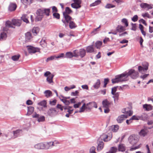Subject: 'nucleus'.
<instances>
[{
    "instance_id": "f257e3e1",
    "label": "nucleus",
    "mask_w": 153,
    "mask_h": 153,
    "mask_svg": "<svg viewBox=\"0 0 153 153\" xmlns=\"http://www.w3.org/2000/svg\"><path fill=\"white\" fill-rule=\"evenodd\" d=\"M21 24V21L20 20L13 19L12 22L10 21H7L5 23L6 26L3 27V30L7 31L8 30V28H14V26H19Z\"/></svg>"
},
{
    "instance_id": "f03ea898",
    "label": "nucleus",
    "mask_w": 153,
    "mask_h": 153,
    "mask_svg": "<svg viewBox=\"0 0 153 153\" xmlns=\"http://www.w3.org/2000/svg\"><path fill=\"white\" fill-rule=\"evenodd\" d=\"M126 74L124 73L120 75L115 76L114 79H112L111 80L112 83L113 84L116 83H118L120 82L126 81L127 79L125 77Z\"/></svg>"
},
{
    "instance_id": "7ed1b4c3",
    "label": "nucleus",
    "mask_w": 153,
    "mask_h": 153,
    "mask_svg": "<svg viewBox=\"0 0 153 153\" xmlns=\"http://www.w3.org/2000/svg\"><path fill=\"white\" fill-rule=\"evenodd\" d=\"M124 73L126 74L125 77L127 79V78L128 76H130L132 79H136L138 75V72L135 71L133 69H131L128 72H125Z\"/></svg>"
},
{
    "instance_id": "20e7f679",
    "label": "nucleus",
    "mask_w": 153,
    "mask_h": 153,
    "mask_svg": "<svg viewBox=\"0 0 153 153\" xmlns=\"http://www.w3.org/2000/svg\"><path fill=\"white\" fill-rule=\"evenodd\" d=\"M142 66H139L138 67V71L140 73L142 74H144L146 71L148 69L149 66V63L146 62H145L142 63Z\"/></svg>"
},
{
    "instance_id": "39448f33",
    "label": "nucleus",
    "mask_w": 153,
    "mask_h": 153,
    "mask_svg": "<svg viewBox=\"0 0 153 153\" xmlns=\"http://www.w3.org/2000/svg\"><path fill=\"white\" fill-rule=\"evenodd\" d=\"M44 76L45 77H47L46 81L48 83L51 85H53V79L54 76V75L51 74L50 72L47 71L44 74Z\"/></svg>"
},
{
    "instance_id": "423d86ee",
    "label": "nucleus",
    "mask_w": 153,
    "mask_h": 153,
    "mask_svg": "<svg viewBox=\"0 0 153 153\" xmlns=\"http://www.w3.org/2000/svg\"><path fill=\"white\" fill-rule=\"evenodd\" d=\"M36 16L35 18L36 21H40L42 20L44 16L43 8L38 9L36 12Z\"/></svg>"
},
{
    "instance_id": "0eeeda50",
    "label": "nucleus",
    "mask_w": 153,
    "mask_h": 153,
    "mask_svg": "<svg viewBox=\"0 0 153 153\" xmlns=\"http://www.w3.org/2000/svg\"><path fill=\"white\" fill-rule=\"evenodd\" d=\"M63 16L65 19V20H62V21L65 24V27H66L68 26V23L70 22L72 19L71 17L65 13H63Z\"/></svg>"
},
{
    "instance_id": "6e6552de",
    "label": "nucleus",
    "mask_w": 153,
    "mask_h": 153,
    "mask_svg": "<svg viewBox=\"0 0 153 153\" xmlns=\"http://www.w3.org/2000/svg\"><path fill=\"white\" fill-rule=\"evenodd\" d=\"M32 117L33 118H37V121L39 122H43L45 120V117L43 116H41L36 113H34L32 115Z\"/></svg>"
},
{
    "instance_id": "1a4fd4ad",
    "label": "nucleus",
    "mask_w": 153,
    "mask_h": 153,
    "mask_svg": "<svg viewBox=\"0 0 153 153\" xmlns=\"http://www.w3.org/2000/svg\"><path fill=\"white\" fill-rule=\"evenodd\" d=\"M57 114L56 109L54 108H50L47 111V114L48 116L51 117H54Z\"/></svg>"
},
{
    "instance_id": "9d476101",
    "label": "nucleus",
    "mask_w": 153,
    "mask_h": 153,
    "mask_svg": "<svg viewBox=\"0 0 153 153\" xmlns=\"http://www.w3.org/2000/svg\"><path fill=\"white\" fill-rule=\"evenodd\" d=\"M140 7L143 9H145L147 10L152 9L153 8V5L149 4L146 3H142L140 5Z\"/></svg>"
},
{
    "instance_id": "9b49d317",
    "label": "nucleus",
    "mask_w": 153,
    "mask_h": 153,
    "mask_svg": "<svg viewBox=\"0 0 153 153\" xmlns=\"http://www.w3.org/2000/svg\"><path fill=\"white\" fill-rule=\"evenodd\" d=\"M74 3L71 4L72 7L75 9H78L81 7V0H73Z\"/></svg>"
},
{
    "instance_id": "f8f14e48",
    "label": "nucleus",
    "mask_w": 153,
    "mask_h": 153,
    "mask_svg": "<svg viewBox=\"0 0 153 153\" xmlns=\"http://www.w3.org/2000/svg\"><path fill=\"white\" fill-rule=\"evenodd\" d=\"M128 140L131 144H134L137 143L138 141V139L135 135H131L129 137Z\"/></svg>"
},
{
    "instance_id": "ddd939ff",
    "label": "nucleus",
    "mask_w": 153,
    "mask_h": 153,
    "mask_svg": "<svg viewBox=\"0 0 153 153\" xmlns=\"http://www.w3.org/2000/svg\"><path fill=\"white\" fill-rule=\"evenodd\" d=\"M27 49L28 52L30 53H35L39 50L38 48H35L31 46H27Z\"/></svg>"
},
{
    "instance_id": "4468645a",
    "label": "nucleus",
    "mask_w": 153,
    "mask_h": 153,
    "mask_svg": "<svg viewBox=\"0 0 153 153\" xmlns=\"http://www.w3.org/2000/svg\"><path fill=\"white\" fill-rule=\"evenodd\" d=\"M45 149H48L51 148L53 147V143L52 141L46 142L44 143Z\"/></svg>"
},
{
    "instance_id": "2eb2a0df",
    "label": "nucleus",
    "mask_w": 153,
    "mask_h": 153,
    "mask_svg": "<svg viewBox=\"0 0 153 153\" xmlns=\"http://www.w3.org/2000/svg\"><path fill=\"white\" fill-rule=\"evenodd\" d=\"M44 143H38L34 145V148L37 149H45Z\"/></svg>"
},
{
    "instance_id": "dca6fc26",
    "label": "nucleus",
    "mask_w": 153,
    "mask_h": 153,
    "mask_svg": "<svg viewBox=\"0 0 153 153\" xmlns=\"http://www.w3.org/2000/svg\"><path fill=\"white\" fill-rule=\"evenodd\" d=\"M128 116L126 115H121L119 116L117 118V120L118 123H122L125 119Z\"/></svg>"
},
{
    "instance_id": "f3484780",
    "label": "nucleus",
    "mask_w": 153,
    "mask_h": 153,
    "mask_svg": "<svg viewBox=\"0 0 153 153\" xmlns=\"http://www.w3.org/2000/svg\"><path fill=\"white\" fill-rule=\"evenodd\" d=\"M3 28L2 29V31H1L0 34V40H3L6 39L7 37V35L6 32L7 31L3 30Z\"/></svg>"
},
{
    "instance_id": "a211bd4d",
    "label": "nucleus",
    "mask_w": 153,
    "mask_h": 153,
    "mask_svg": "<svg viewBox=\"0 0 153 153\" xmlns=\"http://www.w3.org/2000/svg\"><path fill=\"white\" fill-rule=\"evenodd\" d=\"M60 100L65 105H68L70 104L69 101L67 100V98L66 97L61 96L59 97Z\"/></svg>"
},
{
    "instance_id": "6ab92c4d",
    "label": "nucleus",
    "mask_w": 153,
    "mask_h": 153,
    "mask_svg": "<svg viewBox=\"0 0 153 153\" xmlns=\"http://www.w3.org/2000/svg\"><path fill=\"white\" fill-rule=\"evenodd\" d=\"M143 107L145 110L146 111H150L152 109V106L150 104H144L143 105Z\"/></svg>"
},
{
    "instance_id": "aec40b11",
    "label": "nucleus",
    "mask_w": 153,
    "mask_h": 153,
    "mask_svg": "<svg viewBox=\"0 0 153 153\" xmlns=\"http://www.w3.org/2000/svg\"><path fill=\"white\" fill-rule=\"evenodd\" d=\"M148 131L145 128L141 129L139 132V134L141 136L145 137L147 134Z\"/></svg>"
},
{
    "instance_id": "412c9836",
    "label": "nucleus",
    "mask_w": 153,
    "mask_h": 153,
    "mask_svg": "<svg viewBox=\"0 0 153 153\" xmlns=\"http://www.w3.org/2000/svg\"><path fill=\"white\" fill-rule=\"evenodd\" d=\"M102 104L103 108H108L109 107L110 105V102L107 100L106 99L102 101Z\"/></svg>"
},
{
    "instance_id": "4be33fe9",
    "label": "nucleus",
    "mask_w": 153,
    "mask_h": 153,
    "mask_svg": "<svg viewBox=\"0 0 153 153\" xmlns=\"http://www.w3.org/2000/svg\"><path fill=\"white\" fill-rule=\"evenodd\" d=\"M102 139H103L104 141L107 142L110 140L111 138V136H108L105 134H103L101 136Z\"/></svg>"
},
{
    "instance_id": "5701e85b",
    "label": "nucleus",
    "mask_w": 153,
    "mask_h": 153,
    "mask_svg": "<svg viewBox=\"0 0 153 153\" xmlns=\"http://www.w3.org/2000/svg\"><path fill=\"white\" fill-rule=\"evenodd\" d=\"M104 143L102 141L99 142L98 143V146L97 147V149L98 151L101 150L103 148Z\"/></svg>"
},
{
    "instance_id": "b1692460",
    "label": "nucleus",
    "mask_w": 153,
    "mask_h": 153,
    "mask_svg": "<svg viewBox=\"0 0 153 153\" xmlns=\"http://www.w3.org/2000/svg\"><path fill=\"white\" fill-rule=\"evenodd\" d=\"M16 4L11 3L9 7V10L11 11L15 10L16 8Z\"/></svg>"
},
{
    "instance_id": "393cba45",
    "label": "nucleus",
    "mask_w": 153,
    "mask_h": 153,
    "mask_svg": "<svg viewBox=\"0 0 153 153\" xmlns=\"http://www.w3.org/2000/svg\"><path fill=\"white\" fill-rule=\"evenodd\" d=\"M44 93L45 96L47 98H49L52 96V92L49 90L45 91Z\"/></svg>"
},
{
    "instance_id": "a878e982",
    "label": "nucleus",
    "mask_w": 153,
    "mask_h": 153,
    "mask_svg": "<svg viewBox=\"0 0 153 153\" xmlns=\"http://www.w3.org/2000/svg\"><path fill=\"white\" fill-rule=\"evenodd\" d=\"M27 112L26 114V115H30L34 111V108L32 106H30L27 107Z\"/></svg>"
},
{
    "instance_id": "bb28decb",
    "label": "nucleus",
    "mask_w": 153,
    "mask_h": 153,
    "mask_svg": "<svg viewBox=\"0 0 153 153\" xmlns=\"http://www.w3.org/2000/svg\"><path fill=\"white\" fill-rule=\"evenodd\" d=\"M125 30V27L121 25H118L116 28V30L120 33L122 32Z\"/></svg>"
},
{
    "instance_id": "cd10ccee",
    "label": "nucleus",
    "mask_w": 153,
    "mask_h": 153,
    "mask_svg": "<svg viewBox=\"0 0 153 153\" xmlns=\"http://www.w3.org/2000/svg\"><path fill=\"white\" fill-rule=\"evenodd\" d=\"M118 149L119 151L124 152L126 150V147L124 144H120L118 147Z\"/></svg>"
},
{
    "instance_id": "c85d7f7f",
    "label": "nucleus",
    "mask_w": 153,
    "mask_h": 153,
    "mask_svg": "<svg viewBox=\"0 0 153 153\" xmlns=\"http://www.w3.org/2000/svg\"><path fill=\"white\" fill-rule=\"evenodd\" d=\"M22 131L21 130H17L13 131V134L14 137L16 138L19 136L22 133Z\"/></svg>"
},
{
    "instance_id": "c756f323",
    "label": "nucleus",
    "mask_w": 153,
    "mask_h": 153,
    "mask_svg": "<svg viewBox=\"0 0 153 153\" xmlns=\"http://www.w3.org/2000/svg\"><path fill=\"white\" fill-rule=\"evenodd\" d=\"M127 109L126 108H124V109L122 110V112L123 113H126L127 114V115H128V116H131L133 114L132 111L129 110H127Z\"/></svg>"
},
{
    "instance_id": "7c9ffc66",
    "label": "nucleus",
    "mask_w": 153,
    "mask_h": 153,
    "mask_svg": "<svg viewBox=\"0 0 153 153\" xmlns=\"http://www.w3.org/2000/svg\"><path fill=\"white\" fill-rule=\"evenodd\" d=\"M79 56L81 58H82L85 55L86 52L85 49H81L79 50Z\"/></svg>"
},
{
    "instance_id": "2f4dec72",
    "label": "nucleus",
    "mask_w": 153,
    "mask_h": 153,
    "mask_svg": "<svg viewBox=\"0 0 153 153\" xmlns=\"http://www.w3.org/2000/svg\"><path fill=\"white\" fill-rule=\"evenodd\" d=\"M39 27H34L32 30V32L34 35H36L39 32Z\"/></svg>"
},
{
    "instance_id": "473e14b6",
    "label": "nucleus",
    "mask_w": 153,
    "mask_h": 153,
    "mask_svg": "<svg viewBox=\"0 0 153 153\" xmlns=\"http://www.w3.org/2000/svg\"><path fill=\"white\" fill-rule=\"evenodd\" d=\"M25 39L27 41H29L32 38L31 34L30 32H28L25 33Z\"/></svg>"
},
{
    "instance_id": "72a5a7b5",
    "label": "nucleus",
    "mask_w": 153,
    "mask_h": 153,
    "mask_svg": "<svg viewBox=\"0 0 153 153\" xmlns=\"http://www.w3.org/2000/svg\"><path fill=\"white\" fill-rule=\"evenodd\" d=\"M21 19L25 22L27 23H29V21L27 19V15L23 14L21 17Z\"/></svg>"
},
{
    "instance_id": "f704fd0d",
    "label": "nucleus",
    "mask_w": 153,
    "mask_h": 153,
    "mask_svg": "<svg viewBox=\"0 0 153 153\" xmlns=\"http://www.w3.org/2000/svg\"><path fill=\"white\" fill-rule=\"evenodd\" d=\"M21 2L26 6L31 3V0H21Z\"/></svg>"
},
{
    "instance_id": "c9c22d12",
    "label": "nucleus",
    "mask_w": 153,
    "mask_h": 153,
    "mask_svg": "<svg viewBox=\"0 0 153 153\" xmlns=\"http://www.w3.org/2000/svg\"><path fill=\"white\" fill-rule=\"evenodd\" d=\"M87 52L89 53H92L94 51V48L93 45H90L86 48Z\"/></svg>"
},
{
    "instance_id": "e433bc0d",
    "label": "nucleus",
    "mask_w": 153,
    "mask_h": 153,
    "mask_svg": "<svg viewBox=\"0 0 153 153\" xmlns=\"http://www.w3.org/2000/svg\"><path fill=\"white\" fill-rule=\"evenodd\" d=\"M112 94L113 95V97L114 99V102H115V101L116 100H117L118 99V98L119 96V92H116Z\"/></svg>"
},
{
    "instance_id": "4c0bfd02",
    "label": "nucleus",
    "mask_w": 153,
    "mask_h": 153,
    "mask_svg": "<svg viewBox=\"0 0 153 153\" xmlns=\"http://www.w3.org/2000/svg\"><path fill=\"white\" fill-rule=\"evenodd\" d=\"M46 104V101L45 100H42L38 103V104L39 105L42 106L44 107H47Z\"/></svg>"
},
{
    "instance_id": "58836bf2",
    "label": "nucleus",
    "mask_w": 153,
    "mask_h": 153,
    "mask_svg": "<svg viewBox=\"0 0 153 153\" xmlns=\"http://www.w3.org/2000/svg\"><path fill=\"white\" fill-rule=\"evenodd\" d=\"M100 79H98L97 80V82L93 85V87L95 89H97L99 88L100 86Z\"/></svg>"
},
{
    "instance_id": "ea45409f",
    "label": "nucleus",
    "mask_w": 153,
    "mask_h": 153,
    "mask_svg": "<svg viewBox=\"0 0 153 153\" xmlns=\"http://www.w3.org/2000/svg\"><path fill=\"white\" fill-rule=\"evenodd\" d=\"M44 14H45L46 16L49 15L50 9L49 8H43Z\"/></svg>"
},
{
    "instance_id": "a19ab883",
    "label": "nucleus",
    "mask_w": 153,
    "mask_h": 153,
    "mask_svg": "<svg viewBox=\"0 0 153 153\" xmlns=\"http://www.w3.org/2000/svg\"><path fill=\"white\" fill-rule=\"evenodd\" d=\"M73 57L72 52H68L65 53V57L68 58H71Z\"/></svg>"
},
{
    "instance_id": "79ce46f5",
    "label": "nucleus",
    "mask_w": 153,
    "mask_h": 153,
    "mask_svg": "<svg viewBox=\"0 0 153 153\" xmlns=\"http://www.w3.org/2000/svg\"><path fill=\"white\" fill-rule=\"evenodd\" d=\"M40 45L43 48H45L47 46V43L45 39H42L40 42Z\"/></svg>"
},
{
    "instance_id": "37998d69",
    "label": "nucleus",
    "mask_w": 153,
    "mask_h": 153,
    "mask_svg": "<svg viewBox=\"0 0 153 153\" xmlns=\"http://www.w3.org/2000/svg\"><path fill=\"white\" fill-rule=\"evenodd\" d=\"M69 26L71 29H72L76 27V25L74 22L70 21L69 22Z\"/></svg>"
},
{
    "instance_id": "c03bdc74",
    "label": "nucleus",
    "mask_w": 153,
    "mask_h": 153,
    "mask_svg": "<svg viewBox=\"0 0 153 153\" xmlns=\"http://www.w3.org/2000/svg\"><path fill=\"white\" fill-rule=\"evenodd\" d=\"M117 150V149L116 147H113L111 148L108 152L106 153H115Z\"/></svg>"
},
{
    "instance_id": "a18cd8bd",
    "label": "nucleus",
    "mask_w": 153,
    "mask_h": 153,
    "mask_svg": "<svg viewBox=\"0 0 153 153\" xmlns=\"http://www.w3.org/2000/svg\"><path fill=\"white\" fill-rule=\"evenodd\" d=\"M73 57H77L79 56V52L77 50H75L72 52Z\"/></svg>"
},
{
    "instance_id": "49530a36",
    "label": "nucleus",
    "mask_w": 153,
    "mask_h": 153,
    "mask_svg": "<svg viewBox=\"0 0 153 153\" xmlns=\"http://www.w3.org/2000/svg\"><path fill=\"white\" fill-rule=\"evenodd\" d=\"M101 2V1L100 0H97L94 3L91 4H90V6L91 7H93L96 6L100 3Z\"/></svg>"
},
{
    "instance_id": "de8ad7c7",
    "label": "nucleus",
    "mask_w": 153,
    "mask_h": 153,
    "mask_svg": "<svg viewBox=\"0 0 153 153\" xmlns=\"http://www.w3.org/2000/svg\"><path fill=\"white\" fill-rule=\"evenodd\" d=\"M20 56L19 54L17 55H14L12 57V59L14 61H16L18 60Z\"/></svg>"
},
{
    "instance_id": "09e8293b",
    "label": "nucleus",
    "mask_w": 153,
    "mask_h": 153,
    "mask_svg": "<svg viewBox=\"0 0 153 153\" xmlns=\"http://www.w3.org/2000/svg\"><path fill=\"white\" fill-rule=\"evenodd\" d=\"M92 102H90L88 103H87V104H85V108L86 109H88L89 110H90L91 108H92Z\"/></svg>"
},
{
    "instance_id": "8fccbe9b",
    "label": "nucleus",
    "mask_w": 153,
    "mask_h": 153,
    "mask_svg": "<svg viewBox=\"0 0 153 153\" xmlns=\"http://www.w3.org/2000/svg\"><path fill=\"white\" fill-rule=\"evenodd\" d=\"M121 22L123 23L126 27L128 26V20L126 19L123 18L121 20Z\"/></svg>"
},
{
    "instance_id": "3c124183",
    "label": "nucleus",
    "mask_w": 153,
    "mask_h": 153,
    "mask_svg": "<svg viewBox=\"0 0 153 153\" xmlns=\"http://www.w3.org/2000/svg\"><path fill=\"white\" fill-rule=\"evenodd\" d=\"M102 44V42L101 41H97L95 43V46L97 48H100Z\"/></svg>"
},
{
    "instance_id": "603ef678",
    "label": "nucleus",
    "mask_w": 153,
    "mask_h": 153,
    "mask_svg": "<svg viewBox=\"0 0 153 153\" xmlns=\"http://www.w3.org/2000/svg\"><path fill=\"white\" fill-rule=\"evenodd\" d=\"M119 128V126L118 125H114L112 128V131L114 132H117Z\"/></svg>"
},
{
    "instance_id": "864d4df0",
    "label": "nucleus",
    "mask_w": 153,
    "mask_h": 153,
    "mask_svg": "<svg viewBox=\"0 0 153 153\" xmlns=\"http://www.w3.org/2000/svg\"><path fill=\"white\" fill-rule=\"evenodd\" d=\"M65 12H63V13H67L68 15V14H70L72 12V11L71 10V9L69 7H66L65 8Z\"/></svg>"
},
{
    "instance_id": "5fc2aeb1",
    "label": "nucleus",
    "mask_w": 153,
    "mask_h": 153,
    "mask_svg": "<svg viewBox=\"0 0 153 153\" xmlns=\"http://www.w3.org/2000/svg\"><path fill=\"white\" fill-rule=\"evenodd\" d=\"M85 107V104L84 103L82 107L80 108V110L79 111V113H81L84 112L85 111V110L86 109Z\"/></svg>"
},
{
    "instance_id": "6e6d98bb",
    "label": "nucleus",
    "mask_w": 153,
    "mask_h": 153,
    "mask_svg": "<svg viewBox=\"0 0 153 153\" xmlns=\"http://www.w3.org/2000/svg\"><path fill=\"white\" fill-rule=\"evenodd\" d=\"M115 6L111 4H108L105 6V8L107 9L114 7Z\"/></svg>"
},
{
    "instance_id": "4d7b16f0",
    "label": "nucleus",
    "mask_w": 153,
    "mask_h": 153,
    "mask_svg": "<svg viewBox=\"0 0 153 153\" xmlns=\"http://www.w3.org/2000/svg\"><path fill=\"white\" fill-rule=\"evenodd\" d=\"M147 114H143L139 117L140 118L143 120H145L147 117Z\"/></svg>"
},
{
    "instance_id": "13d9d810",
    "label": "nucleus",
    "mask_w": 153,
    "mask_h": 153,
    "mask_svg": "<svg viewBox=\"0 0 153 153\" xmlns=\"http://www.w3.org/2000/svg\"><path fill=\"white\" fill-rule=\"evenodd\" d=\"M56 59L55 56H51L47 58L46 60V61L47 62H48L52 60L53 59Z\"/></svg>"
},
{
    "instance_id": "bf43d9fd",
    "label": "nucleus",
    "mask_w": 153,
    "mask_h": 153,
    "mask_svg": "<svg viewBox=\"0 0 153 153\" xmlns=\"http://www.w3.org/2000/svg\"><path fill=\"white\" fill-rule=\"evenodd\" d=\"M142 16L144 18L145 17H147L149 19H150L151 18V16L147 12L145 13H142Z\"/></svg>"
},
{
    "instance_id": "052dcab7",
    "label": "nucleus",
    "mask_w": 153,
    "mask_h": 153,
    "mask_svg": "<svg viewBox=\"0 0 153 153\" xmlns=\"http://www.w3.org/2000/svg\"><path fill=\"white\" fill-rule=\"evenodd\" d=\"M96 148L95 147L92 146L90 149V153H96L95 152Z\"/></svg>"
},
{
    "instance_id": "680f3d73",
    "label": "nucleus",
    "mask_w": 153,
    "mask_h": 153,
    "mask_svg": "<svg viewBox=\"0 0 153 153\" xmlns=\"http://www.w3.org/2000/svg\"><path fill=\"white\" fill-rule=\"evenodd\" d=\"M56 59H59L65 57V55L64 53H61L57 56H55Z\"/></svg>"
},
{
    "instance_id": "e2e57ef3",
    "label": "nucleus",
    "mask_w": 153,
    "mask_h": 153,
    "mask_svg": "<svg viewBox=\"0 0 153 153\" xmlns=\"http://www.w3.org/2000/svg\"><path fill=\"white\" fill-rule=\"evenodd\" d=\"M53 16L54 17L57 19H59L60 18V15L58 13H53Z\"/></svg>"
},
{
    "instance_id": "0e129e2a",
    "label": "nucleus",
    "mask_w": 153,
    "mask_h": 153,
    "mask_svg": "<svg viewBox=\"0 0 153 153\" xmlns=\"http://www.w3.org/2000/svg\"><path fill=\"white\" fill-rule=\"evenodd\" d=\"M56 100L54 99L53 100H51L49 102L50 104L52 105H55L56 103Z\"/></svg>"
},
{
    "instance_id": "69168bd1",
    "label": "nucleus",
    "mask_w": 153,
    "mask_h": 153,
    "mask_svg": "<svg viewBox=\"0 0 153 153\" xmlns=\"http://www.w3.org/2000/svg\"><path fill=\"white\" fill-rule=\"evenodd\" d=\"M138 16L137 15H134L132 18V20L134 22H136L138 20Z\"/></svg>"
},
{
    "instance_id": "338daca9",
    "label": "nucleus",
    "mask_w": 153,
    "mask_h": 153,
    "mask_svg": "<svg viewBox=\"0 0 153 153\" xmlns=\"http://www.w3.org/2000/svg\"><path fill=\"white\" fill-rule=\"evenodd\" d=\"M81 104V102H79L77 103L74 104V107L75 108H78L80 106Z\"/></svg>"
},
{
    "instance_id": "774afa93",
    "label": "nucleus",
    "mask_w": 153,
    "mask_h": 153,
    "mask_svg": "<svg viewBox=\"0 0 153 153\" xmlns=\"http://www.w3.org/2000/svg\"><path fill=\"white\" fill-rule=\"evenodd\" d=\"M132 28L131 30L134 31H135L136 29V25L135 24L131 23Z\"/></svg>"
}]
</instances>
